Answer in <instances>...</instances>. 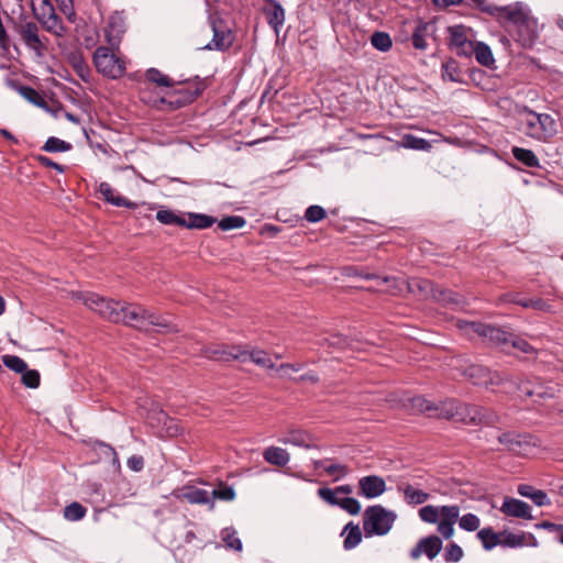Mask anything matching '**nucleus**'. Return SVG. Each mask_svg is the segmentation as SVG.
Returning a JSON list of instances; mask_svg holds the SVG:
<instances>
[{
    "label": "nucleus",
    "mask_w": 563,
    "mask_h": 563,
    "mask_svg": "<svg viewBox=\"0 0 563 563\" xmlns=\"http://www.w3.org/2000/svg\"><path fill=\"white\" fill-rule=\"evenodd\" d=\"M82 300L85 306L97 312L101 318L119 323L120 309L123 301L104 298L93 292L85 295Z\"/></svg>",
    "instance_id": "9b49d317"
},
{
    "label": "nucleus",
    "mask_w": 563,
    "mask_h": 563,
    "mask_svg": "<svg viewBox=\"0 0 563 563\" xmlns=\"http://www.w3.org/2000/svg\"><path fill=\"white\" fill-rule=\"evenodd\" d=\"M2 363L9 369H11L12 372L18 373V374L25 372L26 367H27L26 362L18 355H10V354L3 355Z\"/></svg>",
    "instance_id": "603ef678"
},
{
    "label": "nucleus",
    "mask_w": 563,
    "mask_h": 563,
    "mask_svg": "<svg viewBox=\"0 0 563 563\" xmlns=\"http://www.w3.org/2000/svg\"><path fill=\"white\" fill-rule=\"evenodd\" d=\"M473 55H475L477 63L482 66L492 67L495 64L492 49L484 42H475Z\"/></svg>",
    "instance_id": "c9c22d12"
},
{
    "label": "nucleus",
    "mask_w": 563,
    "mask_h": 563,
    "mask_svg": "<svg viewBox=\"0 0 563 563\" xmlns=\"http://www.w3.org/2000/svg\"><path fill=\"white\" fill-rule=\"evenodd\" d=\"M119 323L134 328L139 331L148 332L151 327L158 333H176L177 325L167 320L164 316L144 308L139 303L122 302Z\"/></svg>",
    "instance_id": "f03ea898"
},
{
    "label": "nucleus",
    "mask_w": 563,
    "mask_h": 563,
    "mask_svg": "<svg viewBox=\"0 0 563 563\" xmlns=\"http://www.w3.org/2000/svg\"><path fill=\"white\" fill-rule=\"evenodd\" d=\"M152 84L158 87L172 88L175 86V80L163 74L159 69L152 67L144 73V78L141 80V85L148 86Z\"/></svg>",
    "instance_id": "c756f323"
},
{
    "label": "nucleus",
    "mask_w": 563,
    "mask_h": 563,
    "mask_svg": "<svg viewBox=\"0 0 563 563\" xmlns=\"http://www.w3.org/2000/svg\"><path fill=\"white\" fill-rule=\"evenodd\" d=\"M183 496L190 504H211V507L213 506L209 492L196 486L187 487Z\"/></svg>",
    "instance_id": "72a5a7b5"
},
{
    "label": "nucleus",
    "mask_w": 563,
    "mask_h": 563,
    "mask_svg": "<svg viewBox=\"0 0 563 563\" xmlns=\"http://www.w3.org/2000/svg\"><path fill=\"white\" fill-rule=\"evenodd\" d=\"M35 161L43 167L53 168L57 170L58 173L63 174L66 170V167L52 161L49 157L38 154L34 155Z\"/></svg>",
    "instance_id": "69168bd1"
},
{
    "label": "nucleus",
    "mask_w": 563,
    "mask_h": 563,
    "mask_svg": "<svg viewBox=\"0 0 563 563\" xmlns=\"http://www.w3.org/2000/svg\"><path fill=\"white\" fill-rule=\"evenodd\" d=\"M71 148L73 145L69 142H66L55 136H49L42 146V150L48 153L68 152Z\"/></svg>",
    "instance_id": "c03bdc74"
},
{
    "label": "nucleus",
    "mask_w": 563,
    "mask_h": 563,
    "mask_svg": "<svg viewBox=\"0 0 563 563\" xmlns=\"http://www.w3.org/2000/svg\"><path fill=\"white\" fill-rule=\"evenodd\" d=\"M501 22L511 26L514 38L522 47L533 46L539 36L538 21L531 15L529 9L521 3L506 5Z\"/></svg>",
    "instance_id": "20e7f679"
},
{
    "label": "nucleus",
    "mask_w": 563,
    "mask_h": 563,
    "mask_svg": "<svg viewBox=\"0 0 563 563\" xmlns=\"http://www.w3.org/2000/svg\"><path fill=\"white\" fill-rule=\"evenodd\" d=\"M517 492L520 496L531 499L534 505L539 507L549 506L551 504V500L545 492L537 489L531 485L520 484L517 488Z\"/></svg>",
    "instance_id": "c85d7f7f"
},
{
    "label": "nucleus",
    "mask_w": 563,
    "mask_h": 563,
    "mask_svg": "<svg viewBox=\"0 0 563 563\" xmlns=\"http://www.w3.org/2000/svg\"><path fill=\"white\" fill-rule=\"evenodd\" d=\"M477 538L482 541L485 550H492L500 544V533H496L492 528H483L477 532Z\"/></svg>",
    "instance_id": "58836bf2"
},
{
    "label": "nucleus",
    "mask_w": 563,
    "mask_h": 563,
    "mask_svg": "<svg viewBox=\"0 0 563 563\" xmlns=\"http://www.w3.org/2000/svg\"><path fill=\"white\" fill-rule=\"evenodd\" d=\"M512 155L517 161H519L527 167H538L539 166V158L531 150L515 146L512 148Z\"/></svg>",
    "instance_id": "a19ab883"
},
{
    "label": "nucleus",
    "mask_w": 563,
    "mask_h": 563,
    "mask_svg": "<svg viewBox=\"0 0 563 563\" xmlns=\"http://www.w3.org/2000/svg\"><path fill=\"white\" fill-rule=\"evenodd\" d=\"M31 9L34 18L46 31L57 33L56 27L62 20L56 14L51 0H31Z\"/></svg>",
    "instance_id": "dca6fc26"
},
{
    "label": "nucleus",
    "mask_w": 563,
    "mask_h": 563,
    "mask_svg": "<svg viewBox=\"0 0 563 563\" xmlns=\"http://www.w3.org/2000/svg\"><path fill=\"white\" fill-rule=\"evenodd\" d=\"M211 85V78L194 76L175 80V86L166 92L169 112L194 103Z\"/></svg>",
    "instance_id": "39448f33"
},
{
    "label": "nucleus",
    "mask_w": 563,
    "mask_h": 563,
    "mask_svg": "<svg viewBox=\"0 0 563 563\" xmlns=\"http://www.w3.org/2000/svg\"><path fill=\"white\" fill-rule=\"evenodd\" d=\"M218 227L222 231H230L234 229H241L245 225L246 220L241 216H227L218 221Z\"/></svg>",
    "instance_id": "09e8293b"
},
{
    "label": "nucleus",
    "mask_w": 563,
    "mask_h": 563,
    "mask_svg": "<svg viewBox=\"0 0 563 563\" xmlns=\"http://www.w3.org/2000/svg\"><path fill=\"white\" fill-rule=\"evenodd\" d=\"M399 489H402L405 500L409 505H419L422 503V489L415 488L410 484H406L404 487L398 486Z\"/></svg>",
    "instance_id": "5fc2aeb1"
},
{
    "label": "nucleus",
    "mask_w": 563,
    "mask_h": 563,
    "mask_svg": "<svg viewBox=\"0 0 563 563\" xmlns=\"http://www.w3.org/2000/svg\"><path fill=\"white\" fill-rule=\"evenodd\" d=\"M530 510L531 508L527 503L512 497H505L500 507V511L506 516L526 520L533 519Z\"/></svg>",
    "instance_id": "4be33fe9"
},
{
    "label": "nucleus",
    "mask_w": 563,
    "mask_h": 563,
    "mask_svg": "<svg viewBox=\"0 0 563 563\" xmlns=\"http://www.w3.org/2000/svg\"><path fill=\"white\" fill-rule=\"evenodd\" d=\"M69 63L76 74L81 78L86 79V77L89 75V67L87 63L85 62L82 55L80 53H74L69 56Z\"/></svg>",
    "instance_id": "3c124183"
},
{
    "label": "nucleus",
    "mask_w": 563,
    "mask_h": 563,
    "mask_svg": "<svg viewBox=\"0 0 563 563\" xmlns=\"http://www.w3.org/2000/svg\"><path fill=\"white\" fill-rule=\"evenodd\" d=\"M96 69L106 77L115 79L123 76L124 63L111 53L109 47L99 46L92 56Z\"/></svg>",
    "instance_id": "9d476101"
},
{
    "label": "nucleus",
    "mask_w": 563,
    "mask_h": 563,
    "mask_svg": "<svg viewBox=\"0 0 563 563\" xmlns=\"http://www.w3.org/2000/svg\"><path fill=\"white\" fill-rule=\"evenodd\" d=\"M282 442L285 444H292L306 449L311 448V437L308 432L302 430L289 431L287 435L282 440Z\"/></svg>",
    "instance_id": "e433bc0d"
},
{
    "label": "nucleus",
    "mask_w": 563,
    "mask_h": 563,
    "mask_svg": "<svg viewBox=\"0 0 563 563\" xmlns=\"http://www.w3.org/2000/svg\"><path fill=\"white\" fill-rule=\"evenodd\" d=\"M449 46L452 52L461 57H471L475 42L471 38L472 29L457 24L448 27Z\"/></svg>",
    "instance_id": "ddd939ff"
},
{
    "label": "nucleus",
    "mask_w": 563,
    "mask_h": 563,
    "mask_svg": "<svg viewBox=\"0 0 563 563\" xmlns=\"http://www.w3.org/2000/svg\"><path fill=\"white\" fill-rule=\"evenodd\" d=\"M399 144L406 148L422 150V137L405 133L400 136Z\"/></svg>",
    "instance_id": "e2e57ef3"
},
{
    "label": "nucleus",
    "mask_w": 563,
    "mask_h": 563,
    "mask_svg": "<svg viewBox=\"0 0 563 563\" xmlns=\"http://www.w3.org/2000/svg\"><path fill=\"white\" fill-rule=\"evenodd\" d=\"M500 545L506 548H520L523 545L536 547L538 541L532 533H520L516 534L508 531L500 532Z\"/></svg>",
    "instance_id": "a878e982"
},
{
    "label": "nucleus",
    "mask_w": 563,
    "mask_h": 563,
    "mask_svg": "<svg viewBox=\"0 0 563 563\" xmlns=\"http://www.w3.org/2000/svg\"><path fill=\"white\" fill-rule=\"evenodd\" d=\"M125 32V18L122 12H114L109 16L104 27V35L110 46L117 47Z\"/></svg>",
    "instance_id": "f3484780"
},
{
    "label": "nucleus",
    "mask_w": 563,
    "mask_h": 563,
    "mask_svg": "<svg viewBox=\"0 0 563 563\" xmlns=\"http://www.w3.org/2000/svg\"><path fill=\"white\" fill-rule=\"evenodd\" d=\"M522 131L538 141H548L558 132L555 120L548 113H537L525 107L520 111Z\"/></svg>",
    "instance_id": "423d86ee"
},
{
    "label": "nucleus",
    "mask_w": 563,
    "mask_h": 563,
    "mask_svg": "<svg viewBox=\"0 0 563 563\" xmlns=\"http://www.w3.org/2000/svg\"><path fill=\"white\" fill-rule=\"evenodd\" d=\"M18 33L23 40L24 44L32 51L41 54L42 49H44V45L38 36V26L34 22H26L22 24Z\"/></svg>",
    "instance_id": "5701e85b"
},
{
    "label": "nucleus",
    "mask_w": 563,
    "mask_h": 563,
    "mask_svg": "<svg viewBox=\"0 0 563 563\" xmlns=\"http://www.w3.org/2000/svg\"><path fill=\"white\" fill-rule=\"evenodd\" d=\"M371 44L377 51L388 52L393 46V41L388 33L376 31L371 37Z\"/></svg>",
    "instance_id": "a18cd8bd"
},
{
    "label": "nucleus",
    "mask_w": 563,
    "mask_h": 563,
    "mask_svg": "<svg viewBox=\"0 0 563 563\" xmlns=\"http://www.w3.org/2000/svg\"><path fill=\"white\" fill-rule=\"evenodd\" d=\"M499 300L501 302H511V303H516V305L523 307V303L527 302L528 299L521 297V295L517 294V292H507V294H504L499 298Z\"/></svg>",
    "instance_id": "774afa93"
},
{
    "label": "nucleus",
    "mask_w": 563,
    "mask_h": 563,
    "mask_svg": "<svg viewBox=\"0 0 563 563\" xmlns=\"http://www.w3.org/2000/svg\"><path fill=\"white\" fill-rule=\"evenodd\" d=\"M424 416L454 420L468 426L495 427L500 422V417L496 411L476 405L463 404L455 399L439 402L424 400Z\"/></svg>",
    "instance_id": "f257e3e1"
},
{
    "label": "nucleus",
    "mask_w": 563,
    "mask_h": 563,
    "mask_svg": "<svg viewBox=\"0 0 563 563\" xmlns=\"http://www.w3.org/2000/svg\"><path fill=\"white\" fill-rule=\"evenodd\" d=\"M217 223V218L205 213H188V220L185 219L184 228L203 230Z\"/></svg>",
    "instance_id": "7c9ffc66"
},
{
    "label": "nucleus",
    "mask_w": 563,
    "mask_h": 563,
    "mask_svg": "<svg viewBox=\"0 0 563 563\" xmlns=\"http://www.w3.org/2000/svg\"><path fill=\"white\" fill-rule=\"evenodd\" d=\"M497 440L506 450L518 455H528L537 446L536 438L530 433L507 431L500 433Z\"/></svg>",
    "instance_id": "4468645a"
},
{
    "label": "nucleus",
    "mask_w": 563,
    "mask_h": 563,
    "mask_svg": "<svg viewBox=\"0 0 563 563\" xmlns=\"http://www.w3.org/2000/svg\"><path fill=\"white\" fill-rule=\"evenodd\" d=\"M397 516L382 505L368 506L363 514V530L366 538L387 534Z\"/></svg>",
    "instance_id": "6e6552de"
},
{
    "label": "nucleus",
    "mask_w": 563,
    "mask_h": 563,
    "mask_svg": "<svg viewBox=\"0 0 563 563\" xmlns=\"http://www.w3.org/2000/svg\"><path fill=\"white\" fill-rule=\"evenodd\" d=\"M246 361H252L256 365L264 367V368H269V369L276 368L269 354L263 350H255V351L247 350Z\"/></svg>",
    "instance_id": "79ce46f5"
},
{
    "label": "nucleus",
    "mask_w": 563,
    "mask_h": 563,
    "mask_svg": "<svg viewBox=\"0 0 563 563\" xmlns=\"http://www.w3.org/2000/svg\"><path fill=\"white\" fill-rule=\"evenodd\" d=\"M339 507L345 510L347 514L355 516L361 511V504L354 497H344L340 499Z\"/></svg>",
    "instance_id": "680f3d73"
},
{
    "label": "nucleus",
    "mask_w": 563,
    "mask_h": 563,
    "mask_svg": "<svg viewBox=\"0 0 563 563\" xmlns=\"http://www.w3.org/2000/svg\"><path fill=\"white\" fill-rule=\"evenodd\" d=\"M517 388L521 395L530 398L543 399L554 396V388L545 386L539 378L520 380Z\"/></svg>",
    "instance_id": "a211bd4d"
},
{
    "label": "nucleus",
    "mask_w": 563,
    "mask_h": 563,
    "mask_svg": "<svg viewBox=\"0 0 563 563\" xmlns=\"http://www.w3.org/2000/svg\"><path fill=\"white\" fill-rule=\"evenodd\" d=\"M208 24L212 31V38L201 49L222 53L229 51L235 41V33L230 21L216 10L208 14Z\"/></svg>",
    "instance_id": "0eeeda50"
},
{
    "label": "nucleus",
    "mask_w": 563,
    "mask_h": 563,
    "mask_svg": "<svg viewBox=\"0 0 563 563\" xmlns=\"http://www.w3.org/2000/svg\"><path fill=\"white\" fill-rule=\"evenodd\" d=\"M139 84H141V81ZM139 99L142 103L156 111L169 112L167 96H159L155 89L150 88V85H140Z\"/></svg>",
    "instance_id": "aec40b11"
},
{
    "label": "nucleus",
    "mask_w": 563,
    "mask_h": 563,
    "mask_svg": "<svg viewBox=\"0 0 563 563\" xmlns=\"http://www.w3.org/2000/svg\"><path fill=\"white\" fill-rule=\"evenodd\" d=\"M464 555L463 549L455 542H449L443 552V560L446 563H456L462 560Z\"/></svg>",
    "instance_id": "8fccbe9b"
},
{
    "label": "nucleus",
    "mask_w": 563,
    "mask_h": 563,
    "mask_svg": "<svg viewBox=\"0 0 563 563\" xmlns=\"http://www.w3.org/2000/svg\"><path fill=\"white\" fill-rule=\"evenodd\" d=\"M98 191L102 196L103 200L112 206L124 207L132 210L136 209L139 206L136 202L131 201L123 196L115 195L114 189L107 181L100 183Z\"/></svg>",
    "instance_id": "b1692460"
},
{
    "label": "nucleus",
    "mask_w": 563,
    "mask_h": 563,
    "mask_svg": "<svg viewBox=\"0 0 563 563\" xmlns=\"http://www.w3.org/2000/svg\"><path fill=\"white\" fill-rule=\"evenodd\" d=\"M345 532H347V534L343 541V548L345 550H352L362 541V531L358 525H355L354 522L350 521L344 527L342 534H344Z\"/></svg>",
    "instance_id": "f704fd0d"
},
{
    "label": "nucleus",
    "mask_w": 563,
    "mask_h": 563,
    "mask_svg": "<svg viewBox=\"0 0 563 563\" xmlns=\"http://www.w3.org/2000/svg\"><path fill=\"white\" fill-rule=\"evenodd\" d=\"M201 354L206 358L217 362H246L247 349L239 344H211L208 346H203L201 349Z\"/></svg>",
    "instance_id": "f8f14e48"
},
{
    "label": "nucleus",
    "mask_w": 563,
    "mask_h": 563,
    "mask_svg": "<svg viewBox=\"0 0 563 563\" xmlns=\"http://www.w3.org/2000/svg\"><path fill=\"white\" fill-rule=\"evenodd\" d=\"M523 308L548 311L550 309V305L541 298H530L523 303Z\"/></svg>",
    "instance_id": "338daca9"
},
{
    "label": "nucleus",
    "mask_w": 563,
    "mask_h": 563,
    "mask_svg": "<svg viewBox=\"0 0 563 563\" xmlns=\"http://www.w3.org/2000/svg\"><path fill=\"white\" fill-rule=\"evenodd\" d=\"M22 384L27 388H37L41 383V375L36 369H29L26 367L25 372H22Z\"/></svg>",
    "instance_id": "6e6d98bb"
},
{
    "label": "nucleus",
    "mask_w": 563,
    "mask_h": 563,
    "mask_svg": "<svg viewBox=\"0 0 563 563\" xmlns=\"http://www.w3.org/2000/svg\"><path fill=\"white\" fill-rule=\"evenodd\" d=\"M462 374L472 384L485 387L500 386L508 379L498 372H493L488 367L479 364H470L465 366Z\"/></svg>",
    "instance_id": "2eb2a0df"
},
{
    "label": "nucleus",
    "mask_w": 563,
    "mask_h": 563,
    "mask_svg": "<svg viewBox=\"0 0 563 563\" xmlns=\"http://www.w3.org/2000/svg\"><path fill=\"white\" fill-rule=\"evenodd\" d=\"M443 542L439 536L432 534L424 538V555L433 560L442 550Z\"/></svg>",
    "instance_id": "37998d69"
},
{
    "label": "nucleus",
    "mask_w": 563,
    "mask_h": 563,
    "mask_svg": "<svg viewBox=\"0 0 563 563\" xmlns=\"http://www.w3.org/2000/svg\"><path fill=\"white\" fill-rule=\"evenodd\" d=\"M467 5H473L481 12L487 13L492 16H496L499 21L504 18L505 7H497L490 4L487 0H471Z\"/></svg>",
    "instance_id": "4c0bfd02"
},
{
    "label": "nucleus",
    "mask_w": 563,
    "mask_h": 563,
    "mask_svg": "<svg viewBox=\"0 0 563 563\" xmlns=\"http://www.w3.org/2000/svg\"><path fill=\"white\" fill-rule=\"evenodd\" d=\"M211 496L214 499L231 501L235 498V490L232 486L221 484L218 488L211 492Z\"/></svg>",
    "instance_id": "4d7b16f0"
},
{
    "label": "nucleus",
    "mask_w": 563,
    "mask_h": 563,
    "mask_svg": "<svg viewBox=\"0 0 563 563\" xmlns=\"http://www.w3.org/2000/svg\"><path fill=\"white\" fill-rule=\"evenodd\" d=\"M428 287H430L432 299L443 306L455 309L462 308L465 303L464 297L454 291L435 286L433 283L428 284Z\"/></svg>",
    "instance_id": "412c9836"
},
{
    "label": "nucleus",
    "mask_w": 563,
    "mask_h": 563,
    "mask_svg": "<svg viewBox=\"0 0 563 563\" xmlns=\"http://www.w3.org/2000/svg\"><path fill=\"white\" fill-rule=\"evenodd\" d=\"M342 275L345 277H360L366 280L380 278L378 275L365 272L363 268L354 265L344 266L342 268Z\"/></svg>",
    "instance_id": "864d4df0"
},
{
    "label": "nucleus",
    "mask_w": 563,
    "mask_h": 563,
    "mask_svg": "<svg viewBox=\"0 0 563 563\" xmlns=\"http://www.w3.org/2000/svg\"><path fill=\"white\" fill-rule=\"evenodd\" d=\"M336 495L338 493L335 488L332 489L328 487H321L318 489V496L331 506H339L341 498H339Z\"/></svg>",
    "instance_id": "0e129e2a"
},
{
    "label": "nucleus",
    "mask_w": 563,
    "mask_h": 563,
    "mask_svg": "<svg viewBox=\"0 0 563 563\" xmlns=\"http://www.w3.org/2000/svg\"><path fill=\"white\" fill-rule=\"evenodd\" d=\"M325 218V210L318 205H312L306 209L305 219L310 223H316Z\"/></svg>",
    "instance_id": "052dcab7"
},
{
    "label": "nucleus",
    "mask_w": 563,
    "mask_h": 563,
    "mask_svg": "<svg viewBox=\"0 0 563 563\" xmlns=\"http://www.w3.org/2000/svg\"><path fill=\"white\" fill-rule=\"evenodd\" d=\"M266 7L263 9L267 23L276 31L285 22V10L277 0H264Z\"/></svg>",
    "instance_id": "393cba45"
},
{
    "label": "nucleus",
    "mask_w": 563,
    "mask_h": 563,
    "mask_svg": "<svg viewBox=\"0 0 563 563\" xmlns=\"http://www.w3.org/2000/svg\"><path fill=\"white\" fill-rule=\"evenodd\" d=\"M386 490V483L378 475H367L358 481L357 494L368 499L376 498Z\"/></svg>",
    "instance_id": "6ab92c4d"
},
{
    "label": "nucleus",
    "mask_w": 563,
    "mask_h": 563,
    "mask_svg": "<svg viewBox=\"0 0 563 563\" xmlns=\"http://www.w3.org/2000/svg\"><path fill=\"white\" fill-rule=\"evenodd\" d=\"M156 220L165 225H178L185 224V218L177 214L172 209H162L156 212Z\"/></svg>",
    "instance_id": "ea45409f"
},
{
    "label": "nucleus",
    "mask_w": 563,
    "mask_h": 563,
    "mask_svg": "<svg viewBox=\"0 0 563 563\" xmlns=\"http://www.w3.org/2000/svg\"><path fill=\"white\" fill-rule=\"evenodd\" d=\"M9 85L14 90H16L23 98H25L29 102L37 106L40 108H46L47 103L44 98L40 95L37 90H35L31 86H25L14 79H9Z\"/></svg>",
    "instance_id": "cd10ccee"
},
{
    "label": "nucleus",
    "mask_w": 563,
    "mask_h": 563,
    "mask_svg": "<svg viewBox=\"0 0 563 563\" xmlns=\"http://www.w3.org/2000/svg\"><path fill=\"white\" fill-rule=\"evenodd\" d=\"M266 462L272 465L283 467L289 462V454L285 449L278 446H269L263 454Z\"/></svg>",
    "instance_id": "2f4dec72"
},
{
    "label": "nucleus",
    "mask_w": 563,
    "mask_h": 563,
    "mask_svg": "<svg viewBox=\"0 0 563 563\" xmlns=\"http://www.w3.org/2000/svg\"><path fill=\"white\" fill-rule=\"evenodd\" d=\"M459 514L457 506L424 505V522L438 523V532L446 540L454 534Z\"/></svg>",
    "instance_id": "1a4fd4ad"
},
{
    "label": "nucleus",
    "mask_w": 563,
    "mask_h": 563,
    "mask_svg": "<svg viewBox=\"0 0 563 563\" xmlns=\"http://www.w3.org/2000/svg\"><path fill=\"white\" fill-rule=\"evenodd\" d=\"M319 344L321 346L334 347L338 350H343L350 345L349 339L341 333H334L330 334L329 336L322 338L319 341Z\"/></svg>",
    "instance_id": "49530a36"
},
{
    "label": "nucleus",
    "mask_w": 563,
    "mask_h": 563,
    "mask_svg": "<svg viewBox=\"0 0 563 563\" xmlns=\"http://www.w3.org/2000/svg\"><path fill=\"white\" fill-rule=\"evenodd\" d=\"M87 514V508L78 501H73L64 508V517L69 521L81 520Z\"/></svg>",
    "instance_id": "de8ad7c7"
},
{
    "label": "nucleus",
    "mask_w": 563,
    "mask_h": 563,
    "mask_svg": "<svg viewBox=\"0 0 563 563\" xmlns=\"http://www.w3.org/2000/svg\"><path fill=\"white\" fill-rule=\"evenodd\" d=\"M479 518L474 514H465L459 520V526L465 531H475L479 527Z\"/></svg>",
    "instance_id": "13d9d810"
},
{
    "label": "nucleus",
    "mask_w": 563,
    "mask_h": 563,
    "mask_svg": "<svg viewBox=\"0 0 563 563\" xmlns=\"http://www.w3.org/2000/svg\"><path fill=\"white\" fill-rule=\"evenodd\" d=\"M401 41L411 38L416 49H422V19L416 22L405 21L400 31Z\"/></svg>",
    "instance_id": "bb28decb"
},
{
    "label": "nucleus",
    "mask_w": 563,
    "mask_h": 563,
    "mask_svg": "<svg viewBox=\"0 0 563 563\" xmlns=\"http://www.w3.org/2000/svg\"><path fill=\"white\" fill-rule=\"evenodd\" d=\"M234 534H235V531L233 529L227 528L222 531V540L228 548L233 549L235 551H241L242 550V541L239 538H236Z\"/></svg>",
    "instance_id": "bf43d9fd"
},
{
    "label": "nucleus",
    "mask_w": 563,
    "mask_h": 563,
    "mask_svg": "<svg viewBox=\"0 0 563 563\" xmlns=\"http://www.w3.org/2000/svg\"><path fill=\"white\" fill-rule=\"evenodd\" d=\"M464 73L460 69L455 59L450 58L442 64V78L452 82H464Z\"/></svg>",
    "instance_id": "473e14b6"
},
{
    "label": "nucleus",
    "mask_w": 563,
    "mask_h": 563,
    "mask_svg": "<svg viewBox=\"0 0 563 563\" xmlns=\"http://www.w3.org/2000/svg\"><path fill=\"white\" fill-rule=\"evenodd\" d=\"M467 327L472 332L483 338L487 344L499 349L501 352L510 353L512 349H516L522 353L531 354L536 351L525 339L506 328L482 322H470Z\"/></svg>",
    "instance_id": "7ed1b4c3"
}]
</instances>
